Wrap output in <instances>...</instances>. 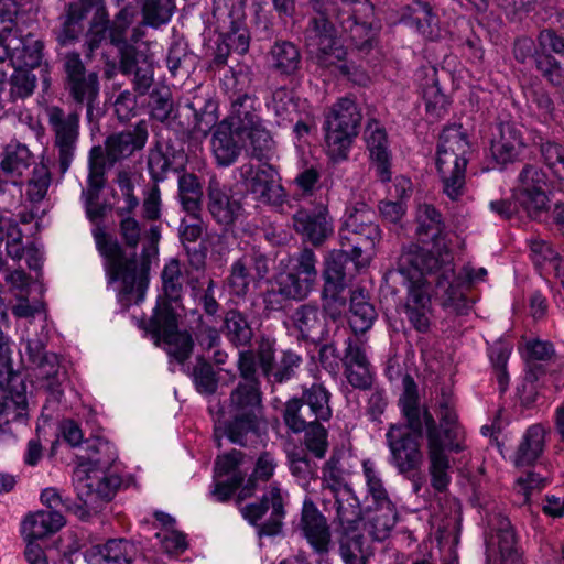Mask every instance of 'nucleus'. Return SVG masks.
<instances>
[{
  "label": "nucleus",
  "mask_w": 564,
  "mask_h": 564,
  "mask_svg": "<svg viewBox=\"0 0 564 564\" xmlns=\"http://www.w3.org/2000/svg\"><path fill=\"white\" fill-rule=\"evenodd\" d=\"M240 381L231 391L227 412L229 420L215 426V440L227 436L231 443L246 446L250 436H257L262 416L260 380L256 373V355L252 350L239 352L237 362Z\"/></svg>",
  "instance_id": "f257e3e1"
},
{
  "label": "nucleus",
  "mask_w": 564,
  "mask_h": 564,
  "mask_svg": "<svg viewBox=\"0 0 564 564\" xmlns=\"http://www.w3.org/2000/svg\"><path fill=\"white\" fill-rule=\"evenodd\" d=\"M83 449L86 454L77 456L79 463L74 469L73 481L80 501L75 512L85 520L111 499L119 481L106 473L117 459L112 444L102 438L88 440Z\"/></svg>",
  "instance_id": "f03ea898"
},
{
  "label": "nucleus",
  "mask_w": 564,
  "mask_h": 564,
  "mask_svg": "<svg viewBox=\"0 0 564 564\" xmlns=\"http://www.w3.org/2000/svg\"><path fill=\"white\" fill-rule=\"evenodd\" d=\"M398 272L409 282V296L405 308H427L430 297L424 289L425 284L435 283L436 295L445 299V304L458 296L454 285V265L448 259L435 256L421 249L416 245H410L403 249L398 258Z\"/></svg>",
  "instance_id": "7ed1b4c3"
},
{
  "label": "nucleus",
  "mask_w": 564,
  "mask_h": 564,
  "mask_svg": "<svg viewBox=\"0 0 564 564\" xmlns=\"http://www.w3.org/2000/svg\"><path fill=\"white\" fill-rule=\"evenodd\" d=\"M310 6L315 15L304 31L305 44L319 65H335L345 58L346 50L337 40L330 19H368L373 7L368 0H311Z\"/></svg>",
  "instance_id": "20e7f679"
},
{
  "label": "nucleus",
  "mask_w": 564,
  "mask_h": 564,
  "mask_svg": "<svg viewBox=\"0 0 564 564\" xmlns=\"http://www.w3.org/2000/svg\"><path fill=\"white\" fill-rule=\"evenodd\" d=\"M96 248L104 258V268L108 283L122 282L119 301L123 306L140 303L148 288V267L138 264L135 256L128 258L120 243L109 235L105 227L97 225L93 229Z\"/></svg>",
  "instance_id": "39448f33"
},
{
  "label": "nucleus",
  "mask_w": 564,
  "mask_h": 564,
  "mask_svg": "<svg viewBox=\"0 0 564 564\" xmlns=\"http://www.w3.org/2000/svg\"><path fill=\"white\" fill-rule=\"evenodd\" d=\"M248 0H214L213 21L220 41L217 43L213 66L223 67L231 53L243 55L250 45L246 24Z\"/></svg>",
  "instance_id": "423d86ee"
},
{
  "label": "nucleus",
  "mask_w": 564,
  "mask_h": 564,
  "mask_svg": "<svg viewBox=\"0 0 564 564\" xmlns=\"http://www.w3.org/2000/svg\"><path fill=\"white\" fill-rule=\"evenodd\" d=\"M514 58L522 64L531 63L536 72L550 84L564 83V37L553 29H543L536 41L520 37L514 42Z\"/></svg>",
  "instance_id": "0eeeda50"
},
{
  "label": "nucleus",
  "mask_w": 564,
  "mask_h": 564,
  "mask_svg": "<svg viewBox=\"0 0 564 564\" xmlns=\"http://www.w3.org/2000/svg\"><path fill=\"white\" fill-rule=\"evenodd\" d=\"M403 393L399 400L401 411L406 419L410 432L390 441V452L400 473L417 469L423 462L420 441L423 434L422 420L419 409L417 387L410 375L402 380Z\"/></svg>",
  "instance_id": "6e6552de"
},
{
  "label": "nucleus",
  "mask_w": 564,
  "mask_h": 564,
  "mask_svg": "<svg viewBox=\"0 0 564 564\" xmlns=\"http://www.w3.org/2000/svg\"><path fill=\"white\" fill-rule=\"evenodd\" d=\"M469 149L462 126L447 127L442 131L436 152V167L444 193L453 200L462 195Z\"/></svg>",
  "instance_id": "1a4fd4ad"
},
{
  "label": "nucleus",
  "mask_w": 564,
  "mask_h": 564,
  "mask_svg": "<svg viewBox=\"0 0 564 564\" xmlns=\"http://www.w3.org/2000/svg\"><path fill=\"white\" fill-rule=\"evenodd\" d=\"M381 239V230L373 223V213L362 206L349 212L339 229V242L343 249L352 253L355 271L369 264L372 251Z\"/></svg>",
  "instance_id": "9d476101"
},
{
  "label": "nucleus",
  "mask_w": 564,
  "mask_h": 564,
  "mask_svg": "<svg viewBox=\"0 0 564 564\" xmlns=\"http://www.w3.org/2000/svg\"><path fill=\"white\" fill-rule=\"evenodd\" d=\"M148 140V126L139 121L133 128L108 135L102 145H95L88 153V172L106 176L107 170L117 162L131 156L144 148Z\"/></svg>",
  "instance_id": "9b49d317"
},
{
  "label": "nucleus",
  "mask_w": 564,
  "mask_h": 564,
  "mask_svg": "<svg viewBox=\"0 0 564 564\" xmlns=\"http://www.w3.org/2000/svg\"><path fill=\"white\" fill-rule=\"evenodd\" d=\"M361 119L359 107L349 98H343L333 106L325 121V140L334 159L346 156L352 139L358 134Z\"/></svg>",
  "instance_id": "f8f14e48"
},
{
  "label": "nucleus",
  "mask_w": 564,
  "mask_h": 564,
  "mask_svg": "<svg viewBox=\"0 0 564 564\" xmlns=\"http://www.w3.org/2000/svg\"><path fill=\"white\" fill-rule=\"evenodd\" d=\"M424 423L426 426L427 437V454L430 459V474L432 477V486L437 491L446 490L451 477L447 474L449 469V460L445 451L460 452L463 448L454 440L457 433L452 427H444L440 430L436 426L435 420L427 411L423 413Z\"/></svg>",
  "instance_id": "ddd939ff"
},
{
  "label": "nucleus",
  "mask_w": 564,
  "mask_h": 564,
  "mask_svg": "<svg viewBox=\"0 0 564 564\" xmlns=\"http://www.w3.org/2000/svg\"><path fill=\"white\" fill-rule=\"evenodd\" d=\"M65 87L76 106L86 107V116L93 120L94 106L99 97L97 73L88 72L77 52L62 54Z\"/></svg>",
  "instance_id": "4468645a"
},
{
  "label": "nucleus",
  "mask_w": 564,
  "mask_h": 564,
  "mask_svg": "<svg viewBox=\"0 0 564 564\" xmlns=\"http://www.w3.org/2000/svg\"><path fill=\"white\" fill-rule=\"evenodd\" d=\"M549 186L550 180L546 172L536 164L527 163L517 176L512 198L530 218H538L547 209Z\"/></svg>",
  "instance_id": "2eb2a0df"
},
{
  "label": "nucleus",
  "mask_w": 564,
  "mask_h": 564,
  "mask_svg": "<svg viewBox=\"0 0 564 564\" xmlns=\"http://www.w3.org/2000/svg\"><path fill=\"white\" fill-rule=\"evenodd\" d=\"M48 126L54 133V149L57 151L58 169L64 174L72 165L79 139V113L75 109L66 112L58 106L45 109Z\"/></svg>",
  "instance_id": "dca6fc26"
},
{
  "label": "nucleus",
  "mask_w": 564,
  "mask_h": 564,
  "mask_svg": "<svg viewBox=\"0 0 564 564\" xmlns=\"http://www.w3.org/2000/svg\"><path fill=\"white\" fill-rule=\"evenodd\" d=\"M239 180L247 192L265 205L280 207L286 200L288 194L281 183L279 172L272 165L254 166L243 163L238 169Z\"/></svg>",
  "instance_id": "f3484780"
},
{
  "label": "nucleus",
  "mask_w": 564,
  "mask_h": 564,
  "mask_svg": "<svg viewBox=\"0 0 564 564\" xmlns=\"http://www.w3.org/2000/svg\"><path fill=\"white\" fill-rule=\"evenodd\" d=\"M240 511L250 524L258 527L259 536H274L282 532L285 511L280 488L271 487L261 500L246 505Z\"/></svg>",
  "instance_id": "a211bd4d"
},
{
  "label": "nucleus",
  "mask_w": 564,
  "mask_h": 564,
  "mask_svg": "<svg viewBox=\"0 0 564 564\" xmlns=\"http://www.w3.org/2000/svg\"><path fill=\"white\" fill-rule=\"evenodd\" d=\"M270 272L269 258L260 251H251L232 262L227 285L235 296L245 297L252 282H259Z\"/></svg>",
  "instance_id": "6ab92c4d"
},
{
  "label": "nucleus",
  "mask_w": 564,
  "mask_h": 564,
  "mask_svg": "<svg viewBox=\"0 0 564 564\" xmlns=\"http://www.w3.org/2000/svg\"><path fill=\"white\" fill-rule=\"evenodd\" d=\"M252 351L256 355V368H260L263 377L270 383H282L290 380L302 361L297 354L285 350L279 362H275L274 341L269 338H262L257 349Z\"/></svg>",
  "instance_id": "aec40b11"
},
{
  "label": "nucleus",
  "mask_w": 564,
  "mask_h": 564,
  "mask_svg": "<svg viewBox=\"0 0 564 564\" xmlns=\"http://www.w3.org/2000/svg\"><path fill=\"white\" fill-rule=\"evenodd\" d=\"M151 327L158 339L166 345V352L178 362L187 360L193 351V338L187 332L177 329L176 316L171 312H161L151 319Z\"/></svg>",
  "instance_id": "412c9836"
},
{
  "label": "nucleus",
  "mask_w": 564,
  "mask_h": 564,
  "mask_svg": "<svg viewBox=\"0 0 564 564\" xmlns=\"http://www.w3.org/2000/svg\"><path fill=\"white\" fill-rule=\"evenodd\" d=\"M119 70L132 76L133 88L139 95H144L153 84V58L145 50L124 46L120 52Z\"/></svg>",
  "instance_id": "4be33fe9"
},
{
  "label": "nucleus",
  "mask_w": 564,
  "mask_h": 564,
  "mask_svg": "<svg viewBox=\"0 0 564 564\" xmlns=\"http://www.w3.org/2000/svg\"><path fill=\"white\" fill-rule=\"evenodd\" d=\"M524 148L522 130L516 122L501 121L497 124L490 143V153L497 164L516 162Z\"/></svg>",
  "instance_id": "5701e85b"
},
{
  "label": "nucleus",
  "mask_w": 564,
  "mask_h": 564,
  "mask_svg": "<svg viewBox=\"0 0 564 564\" xmlns=\"http://www.w3.org/2000/svg\"><path fill=\"white\" fill-rule=\"evenodd\" d=\"M290 319L302 340L319 344L328 335L326 316L315 303H305L297 306L291 314Z\"/></svg>",
  "instance_id": "b1692460"
},
{
  "label": "nucleus",
  "mask_w": 564,
  "mask_h": 564,
  "mask_svg": "<svg viewBox=\"0 0 564 564\" xmlns=\"http://www.w3.org/2000/svg\"><path fill=\"white\" fill-rule=\"evenodd\" d=\"M300 525L315 552L319 554L328 553L330 544L329 527L326 518L310 498H306L303 502Z\"/></svg>",
  "instance_id": "393cba45"
},
{
  "label": "nucleus",
  "mask_w": 564,
  "mask_h": 564,
  "mask_svg": "<svg viewBox=\"0 0 564 564\" xmlns=\"http://www.w3.org/2000/svg\"><path fill=\"white\" fill-rule=\"evenodd\" d=\"M207 209L218 224L225 226L232 225L243 212L241 202L230 196L215 176L210 177L207 187Z\"/></svg>",
  "instance_id": "a878e982"
},
{
  "label": "nucleus",
  "mask_w": 564,
  "mask_h": 564,
  "mask_svg": "<svg viewBox=\"0 0 564 564\" xmlns=\"http://www.w3.org/2000/svg\"><path fill=\"white\" fill-rule=\"evenodd\" d=\"M399 18L394 23H404L414 28L425 39L436 41L442 37L443 30L438 24V19L432 12L427 3L413 0L410 4L397 9Z\"/></svg>",
  "instance_id": "bb28decb"
},
{
  "label": "nucleus",
  "mask_w": 564,
  "mask_h": 564,
  "mask_svg": "<svg viewBox=\"0 0 564 564\" xmlns=\"http://www.w3.org/2000/svg\"><path fill=\"white\" fill-rule=\"evenodd\" d=\"M294 230L314 246L322 245L332 234L333 226L326 209H299L292 217Z\"/></svg>",
  "instance_id": "cd10ccee"
},
{
  "label": "nucleus",
  "mask_w": 564,
  "mask_h": 564,
  "mask_svg": "<svg viewBox=\"0 0 564 564\" xmlns=\"http://www.w3.org/2000/svg\"><path fill=\"white\" fill-rule=\"evenodd\" d=\"M30 361L37 368L41 378L46 380V388L55 395L59 397L61 377L58 356L46 351L40 339L29 340L26 346Z\"/></svg>",
  "instance_id": "c85d7f7f"
},
{
  "label": "nucleus",
  "mask_w": 564,
  "mask_h": 564,
  "mask_svg": "<svg viewBox=\"0 0 564 564\" xmlns=\"http://www.w3.org/2000/svg\"><path fill=\"white\" fill-rule=\"evenodd\" d=\"M9 47L11 48V63L15 68H35L40 66L43 57V43L35 35L20 34L9 31Z\"/></svg>",
  "instance_id": "c756f323"
},
{
  "label": "nucleus",
  "mask_w": 564,
  "mask_h": 564,
  "mask_svg": "<svg viewBox=\"0 0 564 564\" xmlns=\"http://www.w3.org/2000/svg\"><path fill=\"white\" fill-rule=\"evenodd\" d=\"M230 99V112L221 123H226L238 137H242L247 129L261 121L254 107L257 98L248 93H234Z\"/></svg>",
  "instance_id": "7c9ffc66"
},
{
  "label": "nucleus",
  "mask_w": 564,
  "mask_h": 564,
  "mask_svg": "<svg viewBox=\"0 0 564 564\" xmlns=\"http://www.w3.org/2000/svg\"><path fill=\"white\" fill-rule=\"evenodd\" d=\"M329 490L335 498L337 534L360 532L361 510L357 498L347 488L329 486Z\"/></svg>",
  "instance_id": "2f4dec72"
},
{
  "label": "nucleus",
  "mask_w": 564,
  "mask_h": 564,
  "mask_svg": "<svg viewBox=\"0 0 564 564\" xmlns=\"http://www.w3.org/2000/svg\"><path fill=\"white\" fill-rule=\"evenodd\" d=\"M364 137L371 166L376 169L382 182L388 181V135L384 127L376 119H371L368 121Z\"/></svg>",
  "instance_id": "473e14b6"
},
{
  "label": "nucleus",
  "mask_w": 564,
  "mask_h": 564,
  "mask_svg": "<svg viewBox=\"0 0 564 564\" xmlns=\"http://www.w3.org/2000/svg\"><path fill=\"white\" fill-rule=\"evenodd\" d=\"M358 272L355 271L352 253L343 248L334 250L325 261L324 284L347 289Z\"/></svg>",
  "instance_id": "72a5a7b5"
},
{
  "label": "nucleus",
  "mask_w": 564,
  "mask_h": 564,
  "mask_svg": "<svg viewBox=\"0 0 564 564\" xmlns=\"http://www.w3.org/2000/svg\"><path fill=\"white\" fill-rule=\"evenodd\" d=\"M64 523V517L58 511L40 510L24 519L21 530L26 541H35L57 532Z\"/></svg>",
  "instance_id": "f704fd0d"
},
{
  "label": "nucleus",
  "mask_w": 564,
  "mask_h": 564,
  "mask_svg": "<svg viewBox=\"0 0 564 564\" xmlns=\"http://www.w3.org/2000/svg\"><path fill=\"white\" fill-rule=\"evenodd\" d=\"M238 135L226 123H219L212 137V149L216 162L220 166H229L239 158L242 144Z\"/></svg>",
  "instance_id": "c9c22d12"
},
{
  "label": "nucleus",
  "mask_w": 564,
  "mask_h": 564,
  "mask_svg": "<svg viewBox=\"0 0 564 564\" xmlns=\"http://www.w3.org/2000/svg\"><path fill=\"white\" fill-rule=\"evenodd\" d=\"M496 523L492 530L489 544L497 546L500 555V564H519L520 553L517 547V539L510 521L501 516L495 518Z\"/></svg>",
  "instance_id": "e433bc0d"
},
{
  "label": "nucleus",
  "mask_w": 564,
  "mask_h": 564,
  "mask_svg": "<svg viewBox=\"0 0 564 564\" xmlns=\"http://www.w3.org/2000/svg\"><path fill=\"white\" fill-rule=\"evenodd\" d=\"M36 86V77L28 69L15 68L8 80L0 79V102L14 104L31 96Z\"/></svg>",
  "instance_id": "4c0bfd02"
},
{
  "label": "nucleus",
  "mask_w": 564,
  "mask_h": 564,
  "mask_svg": "<svg viewBox=\"0 0 564 564\" xmlns=\"http://www.w3.org/2000/svg\"><path fill=\"white\" fill-rule=\"evenodd\" d=\"M272 68L281 75H295L302 65L300 48L290 41H276L269 52Z\"/></svg>",
  "instance_id": "58836bf2"
},
{
  "label": "nucleus",
  "mask_w": 564,
  "mask_h": 564,
  "mask_svg": "<svg viewBox=\"0 0 564 564\" xmlns=\"http://www.w3.org/2000/svg\"><path fill=\"white\" fill-rule=\"evenodd\" d=\"M133 546L126 540H109L104 545H95L88 551L91 564H129Z\"/></svg>",
  "instance_id": "ea45409f"
},
{
  "label": "nucleus",
  "mask_w": 564,
  "mask_h": 564,
  "mask_svg": "<svg viewBox=\"0 0 564 564\" xmlns=\"http://www.w3.org/2000/svg\"><path fill=\"white\" fill-rule=\"evenodd\" d=\"M194 117L193 129L206 135L218 121L217 104L208 96L195 95L186 105Z\"/></svg>",
  "instance_id": "a19ab883"
},
{
  "label": "nucleus",
  "mask_w": 564,
  "mask_h": 564,
  "mask_svg": "<svg viewBox=\"0 0 564 564\" xmlns=\"http://www.w3.org/2000/svg\"><path fill=\"white\" fill-rule=\"evenodd\" d=\"M349 313V325L355 334L367 332L377 316L375 307L367 301L362 290L351 293Z\"/></svg>",
  "instance_id": "79ce46f5"
},
{
  "label": "nucleus",
  "mask_w": 564,
  "mask_h": 564,
  "mask_svg": "<svg viewBox=\"0 0 564 564\" xmlns=\"http://www.w3.org/2000/svg\"><path fill=\"white\" fill-rule=\"evenodd\" d=\"M544 447V430L541 425L530 426L520 442L514 456L517 466H529L533 464Z\"/></svg>",
  "instance_id": "37998d69"
},
{
  "label": "nucleus",
  "mask_w": 564,
  "mask_h": 564,
  "mask_svg": "<svg viewBox=\"0 0 564 564\" xmlns=\"http://www.w3.org/2000/svg\"><path fill=\"white\" fill-rule=\"evenodd\" d=\"M33 161V155L25 144L12 140L2 152L1 171L6 174L21 176Z\"/></svg>",
  "instance_id": "c03bdc74"
},
{
  "label": "nucleus",
  "mask_w": 564,
  "mask_h": 564,
  "mask_svg": "<svg viewBox=\"0 0 564 564\" xmlns=\"http://www.w3.org/2000/svg\"><path fill=\"white\" fill-rule=\"evenodd\" d=\"M106 186V176H99L97 172H88L87 186L82 192L87 217L90 221L101 219L106 215V206L99 204L100 192Z\"/></svg>",
  "instance_id": "a18cd8bd"
},
{
  "label": "nucleus",
  "mask_w": 564,
  "mask_h": 564,
  "mask_svg": "<svg viewBox=\"0 0 564 564\" xmlns=\"http://www.w3.org/2000/svg\"><path fill=\"white\" fill-rule=\"evenodd\" d=\"M178 196L183 209L188 215L200 213L203 189L195 174L185 173L178 177Z\"/></svg>",
  "instance_id": "49530a36"
},
{
  "label": "nucleus",
  "mask_w": 564,
  "mask_h": 564,
  "mask_svg": "<svg viewBox=\"0 0 564 564\" xmlns=\"http://www.w3.org/2000/svg\"><path fill=\"white\" fill-rule=\"evenodd\" d=\"M224 332L227 339L236 347L249 345L253 337L247 317L236 310L227 312L224 319Z\"/></svg>",
  "instance_id": "de8ad7c7"
},
{
  "label": "nucleus",
  "mask_w": 564,
  "mask_h": 564,
  "mask_svg": "<svg viewBox=\"0 0 564 564\" xmlns=\"http://www.w3.org/2000/svg\"><path fill=\"white\" fill-rule=\"evenodd\" d=\"M329 398L330 393L321 383H312L311 387L304 388L301 397L314 414V419L318 421H328L332 417Z\"/></svg>",
  "instance_id": "09e8293b"
},
{
  "label": "nucleus",
  "mask_w": 564,
  "mask_h": 564,
  "mask_svg": "<svg viewBox=\"0 0 564 564\" xmlns=\"http://www.w3.org/2000/svg\"><path fill=\"white\" fill-rule=\"evenodd\" d=\"M274 279L275 284L289 295V300L295 302L306 300L316 286L315 282L286 270L278 273Z\"/></svg>",
  "instance_id": "8fccbe9b"
},
{
  "label": "nucleus",
  "mask_w": 564,
  "mask_h": 564,
  "mask_svg": "<svg viewBox=\"0 0 564 564\" xmlns=\"http://www.w3.org/2000/svg\"><path fill=\"white\" fill-rule=\"evenodd\" d=\"M12 413L13 420L24 419L28 415V399L25 384L21 381L20 389L8 390L0 384V415Z\"/></svg>",
  "instance_id": "3c124183"
},
{
  "label": "nucleus",
  "mask_w": 564,
  "mask_h": 564,
  "mask_svg": "<svg viewBox=\"0 0 564 564\" xmlns=\"http://www.w3.org/2000/svg\"><path fill=\"white\" fill-rule=\"evenodd\" d=\"M283 420L285 425L294 433H301L311 424L316 423L314 414L301 398H294L285 403L283 411Z\"/></svg>",
  "instance_id": "603ef678"
},
{
  "label": "nucleus",
  "mask_w": 564,
  "mask_h": 564,
  "mask_svg": "<svg viewBox=\"0 0 564 564\" xmlns=\"http://www.w3.org/2000/svg\"><path fill=\"white\" fill-rule=\"evenodd\" d=\"M339 554L345 564H366L368 552L360 532L339 533Z\"/></svg>",
  "instance_id": "864d4df0"
},
{
  "label": "nucleus",
  "mask_w": 564,
  "mask_h": 564,
  "mask_svg": "<svg viewBox=\"0 0 564 564\" xmlns=\"http://www.w3.org/2000/svg\"><path fill=\"white\" fill-rule=\"evenodd\" d=\"M367 19L344 18L339 20L343 31L348 33L351 43L359 51H368L375 40V32Z\"/></svg>",
  "instance_id": "5fc2aeb1"
},
{
  "label": "nucleus",
  "mask_w": 564,
  "mask_h": 564,
  "mask_svg": "<svg viewBox=\"0 0 564 564\" xmlns=\"http://www.w3.org/2000/svg\"><path fill=\"white\" fill-rule=\"evenodd\" d=\"M239 140H249L251 156L258 160L269 159L273 150V139L270 132L263 127L262 121L253 124L243 132Z\"/></svg>",
  "instance_id": "6e6d98bb"
},
{
  "label": "nucleus",
  "mask_w": 564,
  "mask_h": 564,
  "mask_svg": "<svg viewBox=\"0 0 564 564\" xmlns=\"http://www.w3.org/2000/svg\"><path fill=\"white\" fill-rule=\"evenodd\" d=\"M275 467L276 463L274 457L269 452L262 453L256 462L253 473L241 488L239 499H246L253 494L257 487V480L268 481L273 476Z\"/></svg>",
  "instance_id": "4d7b16f0"
},
{
  "label": "nucleus",
  "mask_w": 564,
  "mask_h": 564,
  "mask_svg": "<svg viewBox=\"0 0 564 564\" xmlns=\"http://www.w3.org/2000/svg\"><path fill=\"white\" fill-rule=\"evenodd\" d=\"M285 270L317 283V257L310 248L305 247L291 256Z\"/></svg>",
  "instance_id": "13d9d810"
},
{
  "label": "nucleus",
  "mask_w": 564,
  "mask_h": 564,
  "mask_svg": "<svg viewBox=\"0 0 564 564\" xmlns=\"http://www.w3.org/2000/svg\"><path fill=\"white\" fill-rule=\"evenodd\" d=\"M416 218V231L420 236L434 240L442 234L444 227L442 215L434 206L427 204L420 206Z\"/></svg>",
  "instance_id": "bf43d9fd"
},
{
  "label": "nucleus",
  "mask_w": 564,
  "mask_h": 564,
  "mask_svg": "<svg viewBox=\"0 0 564 564\" xmlns=\"http://www.w3.org/2000/svg\"><path fill=\"white\" fill-rule=\"evenodd\" d=\"M362 469L368 496L372 499L376 510L382 509L388 503V494L375 463L370 459L364 460Z\"/></svg>",
  "instance_id": "052dcab7"
},
{
  "label": "nucleus",
  "mask_w": 564,
  "mask_h": 564,
  "mask_svg": "<svg viewBox=\"0 0 564 564\" xmlns=\"http://www.w3.org/2000/svg\"><path fill=\"white\" fill-rule=\"evenodd\" d=\"M173 9L172 0H144L142 6L143 24L159 28L167 23Z\"/></svg>",
  "instance_id": "680f3d73"
},
{
  "label": "nucleus",
  "mask_w": 564,
  "mask_h": 564,
  "mask_svg": "<svg viewBox=\"0 0 564 564\" xmlns=\"http://www.w3.org/2000/svg\"><path fill=\"white\" fill-rule=\"evenodd\" d=\"M271 109L276 117V123L283 126L294 122L299 113L292 95L286 89H278L273 93Z\"/></svg>",
  "instance_id": "e2e57ef3"
},
{
  "label": "nucleus",
  "mask_w": 564,
  "mask_h": 564,
  "mask_svg": "<svg viewBox=\"0 0 564 564\" xmlns=\"http://www.w3.org/2000/svg\"><path fill=\"white\" fill-rule=\"evenodd\" d=\"M193 380L200 393L213 394L218 386L216 373L205 356H197L193 368Z\"/></svg>",
  "instance_id": "0e129e2a"
},
{
  "label": "nucleus",
  "mask_w": 564,
  "mask_h": 564,
  "mask_svg": "<svg viewBox=\"0 0 564 564\" xmlns=\"http://www.w3.org/2000/svg\"><path fill=\"white\" fill-rule=\"evenodd\" d=\"M346 289L323 284L321 294L323 311L332 319H337L346 310L347 300L345 296Z\"/></svg>",
  "instance_id": "69168bd1"
},
{
  "label": "nucleus",
  "mask_w": 564,
  "mask_h": 564,
  "mask_svg": "<svg viewBox=\"0 0 564 564\" xmlns=\"http://www.w3.org/2000/svg\"><path fill=\"white\" fill-rule=\"evenodd\" d=\"M51 172L43 160L33 169L32 176L28 182L26 194L32 202H41L51 185Z\"/></svg>",
  "instance_id": "338daca9"
},
{
  "label": "nucleus",
  "mask_w": 564,
  "mask_h": 564,
  "mask_svg": "<svg viewBox=\"0 0 564 564\" xmlns=\"http://www.w3.org/2000/svg\"><path fill=\"white\" fill-rule=\"evenodd\" d=\"M163 290L166 297L170 301H177L181 297L183 284H182V271L178 260H170L161 274Z\"/></svg>",
  "instance_id": "774afa93"
}]
</instances>
